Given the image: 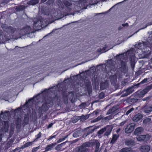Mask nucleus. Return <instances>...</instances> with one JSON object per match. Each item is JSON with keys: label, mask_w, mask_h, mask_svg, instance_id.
<instances>
[{"label": "nucleus", "mask_w": 152, "mask_h": 152, "mask_svg": "<svg viewBox=\"0 0 152 152\" xmlns=\"http://www.w3.org/2000/svg\"><path fill=\"white\" fill-rule=\"evenodd\" d=\"M117 66L116 64H114L112 60L109 61L105 66V69L108 71V74L110 75V81L112 84H115L116 82L117 78H119L120 77V74L118 73L114 74V75H111L110 73H112L114 72L115 70L116 69V67Z\"/></svg>", "instance_id": "obj_1"}, {"label": "nucleus", "mask_w": 152, "mask_h": 152, "mask_svg": "<svg viewBox=\"0 0 152 152\" xmlns=\"http://www.w3.org/2000/svg\"><path fill=\"white\" fill-rule=\"evenodd\" d=\"M52 104L53 102L52 99L50 98H49L44 101V103L42 104L41 108L40 109V110L41 111H47L48 109V107H50Z\"/></svg>", "instance_id": "obj_2"}, {"label": "nucleus", "mask_w": 152, "mask_h": 152, "mask_svg": "<svg viewBox=\"0 0 152 152\" xmlns=\"http://www.w3.org/2000/svg\"><path fill=\"white\" fill-rule=\"evenodd\" d=\"M91 144L86 142L76 149V152H86L88 151L87 147H89Z\"/></svg>", "instance_id": "obj_3"}, {"label": "nucleus", "mask_w": 152, "mask_h": 152, "mask_svg": "<svg viewBox=\"0 0 152 152\" xmlns=\"http://www.w3.org/2000/svg\"><path fill=\"white\" fill-rule=\"evenodd\" d=\"M1 125H0V131L7 132L9 128V124L8 121H2Z\"/></svg>", "instance_id": "obj_4"}, {"label": "nucleus", "mask_w": 152, "mask_h": 152, "mask_svg": "<svg viewBox=\"0 0 152 152\" xmlns=\"http://www.w3.org/2000/svg\"><path fill=\"white\" fill-rule=\"evenodd\" d=\"M33 29L28 26H25L21 30V34L23 35L29 34L30 33L33 32Z\"/></svg>", "instance_id": "obj_5"}, {"label": "nucleus", "mask_w": 152, "mask_h": 152, "mask_svg": "<svg viewBox=\"0 0 152 152\" xmlns=\"http://www.w3.org/2000/svg\"><path fill=\"white\" fill-rule=\"evenodd\" d=\"M151 138V136L149 134L141 135L137 137V140L139 141L145 142L149 140Z\"/></svg>", "instance_id": "obj_6"}, {"label": "nucleus", "mask_w": 152, "mask_h": 152, "mask_svg": "<svg viewBox=\"0 0 152 152\" xmlns=\"http://www.w3.org/2000/svg\"><path fill=\"white\" fill-rule=\"evenodd\" d=\"M87 142L91 144L90 147H92L94 145H95V152H100V150L99 148V147L100 146V143L98 142V141L97 140H95L93 142Z\"/></svg>", "instance_id": "obj_7"}, {"label": "nucleus", "mask_w": 152, "mask_h": 152, "mask_svg": "<svg viewBox=\"0 0 152 152\" xmlns=\"http://www.w3.org/2000/svg\"><path fill=\"white\" fill-rule=\"evenodd\" d=\"M134 128V125L132 124H129L125 129V132L126 133H131L133 130Z\"/></svg>", "instance_id": "obj_8"}, {"label": "nucleus", "mask_w": 152, "mask_h": 152, "mask_svg": "<svg viewBox=\"0 0 152 152\" xmlns=\"http://www.w3.org/2000/svg\"><path fill=\"white\" fill-rule=\"evenodd\" d=\"M11 38L10 35L7 32H5L4 34V35L2 36V41L3 42L8 40Z\"/></svg>", "instance_id": "obj_9"}, {"label": "nucleus", "mask_w": 152, "mask_h": 152, "mask_svg": "<svg viewBox=\"0 0 152 152\" xmlns=\"http://www.w3.org/2000/svg\"><path fill=\"white\" fill-rule=\"evenodd\" d=\"M150 149L148 145H142L140 148V150L141 152H148Z\"/></svg>", "instance_id": "obj_10"}, {"label": "nucleus", "mask_w": 152, "mask_h": 152, "mask_svg": "<svg viewBox=\"0 0 152 152\" xmlns=\"http://www.w3.org/2000/svg\"><path fill=\"white\" fill-rule=\"evenodd\" d=\"M144 112L146 113H149L152 111V107L150 105H146L143 108Z\"/></svg>", "instance_id": "obj_11"}, {"label": "nucleus", "mask_w": 152, "mask_h": 152, "mask_svg": "<svg viewBox=\"0 0 152 152\" xmlns=\"http://www.w3.org/2000/svg\"><path fill=\"white\" fill-rule=\"evenodd\" d=\"M117 108L115 107H113L111 108L109 110L107 113V115L111 114V115H114V116L115 115V111L117 110Z\"/></svg>", "instance_id": "obj_12"}, {"label": "nucleus", "mask_w": 152, "mask_h": 152, "mask_svg": "<svg viewBox=\"0 0 152 152\" xmlns=\"http://www.w3.org/2000/svg\"><path fill=\"white\" fill-rule=\"evenodd\" d=\"M87 0H81L80 1L79 6L81 7V9H86V7H85L87 6V4H86Z\"/></svg>", "instance_id": "obj_13"}, {"label": "nucleus", "mask_w": 152, "mask_h": 152, "mask_svg": "<svg viewBox=\"0 0 152 152\" xmlns=\"http://www.w3.org/2000/svg\"><path fill=\"white\" fill-rule=\"evenodd\" d=\"M146 94L144 91L143 90L142 91H137L136 94V97L137 98H140Z\"/></svg>", "instance_id": "obj_14"}, {"label": "nucleus", "mask_w": 152, "mask_h": 152, "mask_svg": "<svg viewBox=\"0 0 152 152\" xmlns=\"http://www.w3.org/2000/svg\"><path fill=\"white\" fill-rule=\"evenodd\" d=\"M142 118V115L140 113L136 115L133 118V120L134 121H138Z\"/></svg>", "instance_id": "obj_15"}, {"label": "nucleus", "mask_w": 152, "mask_h": 152, "mask_svg": "<svg viewBox=\"0 0 152 152\" xmlns=\"http://www.w3.org/2000/svg\"><path fill=\"white\" fill-rule=\"evenodd\" d=\"M143 130V129L142 127H138L135 130L134 134L135 135H138L142 132Z\"/></svg>", "instance_id": "obj_16"}, {"label": "nucleus", "mask_w": 152, "mask_h": 152, "mask_svg": "<svg viewBox=\"0 0 152 152\" xmlns=\"http://www.w3.org/2000/svg\"><path fill=\"white\" fill-rule=\"evenodd\" d=\"M56 145V143H53L52 144L48 145L45 148V151H48L51 150L52 148Z\"/></svg>", "instance_id": "obj_17"}, {"label": "nucleus", "mask_w": 152, "mask_h": 152, "mask_svg": "<svg viewBox=\"0 0 152 152\" xmlns=\"http://www.w3.org/2000/svg\"><path fill=\"white\" fill-rule=\"evenodd\" d=\"M133 91L132 88H128L126 91V93L123 94L122 96H127L131 93H132Z\"/></svg>", "instance_id": "obj_18"}, {"label": "nucleus", "mask_w": 152, "mask_h": 152, "mask_svg": "<svg viewBox=\"0 0 152 152\" xmlns=\"http://www.w3.org/2000/svg\"><path fill=\"white\" fill-rule=\"evenodd\" d=\"M125 144L127 145L132 146L134 144L133 140L130 139H127L125 141Z\"/></svg>", "instance_id": "obj_19"}, {"label": "nucleus", "mask_w": 152, "mask_h": 152, "mask_svg": "<svg viewBox=\"0 0 152 152\" xmlns=\"http://www.w3.org/2000/svg\"><path fill=\"white\" fill-rule=\"evenodd\" d=\"M120 152H135V151L130 148H125L121 149Z\"/></svg>", "instance_id": "obj_20"}, {"label": "nucleus", "mask_w": 152, "mask_h": 152, "mask_svg": "<svg viewBox=\"0 0 152 152\" xmlns=\"http://www.w3.org/2000/svg\"><path fill=\"white\" fill-rule=\"evenodd\" d=\"M82 131L80 130H77L73 134V136L74 137H77L81 135Z\"/></svg>", "instance_id": "obj_21"}, {"label": "nucleus", "mask_w": 152, "mask_h": 152, "mask_svg": "<svg viewBox=\"0 0 152 152\" xmlns=\"http://www.w3.org/2000/svg\"><path fill=\"white\" fill-rule=\"evenodd\" d=\"M39 2V1L38 0H30L27 2L28 4L30 5H34Z\"/></svg>", "instance_id": "obj_22"}, {"label": "nucleus", "mask_w": 152, "mask_h": 152, "mask_svg": "<svg viewBox=\"0 0 152 152\" xmlns=\"http://www.w3.org/2000/svg\"><path fill=\"white\" fill-rule=\"evenodd\" d=\"M108 86L107 83V82L105 83H102L101 84V88L102 90H103L104 89L107 88Z\"/></svg>", "instance_id": "obj_23"}, {"label": "nucleus", "mask_w": 152, "mask_h": 152, "mask_svg": "<svg viewBox=\"0 0 152 152\" xmlns=\"http://www.w3.org/2000/svg\"><path fill=\"white\" fill-rule=\"evenodd\" d=\"M107 47L106 45H105V46L103 47L102 49V48H99V49L97 51L98 52H100L102 53L105 52L106 51H107L109 49H108L106 51H105V50H106Z\"/></svg>", "instance_id": "obj_24"}, {"label": "nucleus", "mask_w": 152, "mask_h": 152, "mask_svg": "<svg viewBox=\"0 0 152 152\" xmlns=\"http://www.w3.org/2000/svg\"><path fill=\"white\" fill-rule=\"evenodd\" d=\"M80 86H82L83 87H84V86H87L91 84V83L90 82L88 81V82H86L85 81H82V83L80 82Z\"/></svg>", "instance_id": "obj_25"}, {"label": "nucleus", "mask_w": 152, "mask_h": 152, "mask_svg": "<svg viewBox=\"0 0 152 152\" xmlns=\"http://www.w3.org/2000/svg\"><path fill=\"white\" fill-rule=\"evenodd\" d=\"M118 137V136L117 135V134H114L112 137V139L111 141V142L112 143H114L117 140Z\"/></svg>", "instance_id": "obj_26"}, {"label": "nucleus", "mask_w": 152, "mask_h": 152, "mask_svg": "<svg viewBox=\"0 0 152 152\" xmlns=\"http://www.w3.org/2000/svg\"><path fill=\"white\" fill-rule=\"evenodd\" d=\"M151 120L150 118H147L144 120L143 122L144 124H148L150 123Z\"/></svg>", "instance_id": "obj_27"}, {"label": "nucleus", "mask_w": 152, "mask_h": 152, "mask_svg": "<svg viewBox=\"0 0 152 152\" xmlns=\"http://www.w3.org/2000/svg\"><path fill=\"white\" fill-rule=\"evenodd\" d=\"M24 8V6L21 5L15 8V10L17 11H20L23 10Z\"/></svg>", "instance_id": "obj_28"}, {"label": "nucleus", "mask_w": 152, "mask_h": 152, "mask_svg": "<svg viewBox=\"0 0 152 152\" xmlns=\"http://www.w3.org/2000/svg\"><path fill=\"white\" fill-rule=\"evenodd\" d=\"M152 88V85H150L147 87L145 89L143 90L146 94L147 92L149 91Z\"/></svg>", "instance_id": "obj_29"}, {"label": "nucleus", "mask_w": 152, "mask_h": 152, "mask_svg": "<svg viewBox=\"0 0 152 152\" xmlns=\"http://www.w3.org/2000/svg\"><path fill=\"white\" fill-rule=\"evenodd\" d=\"M110 115L104 118V119L105 120H108L113 118L114 115Z\"/></svg>", "instance_id": "obj_30"}, {"label": "nucleus", "mask_w": 152, "mask_h": 152, "mask_svg": "<svg viewBox=\"0 0 152 152\" xmlns=\"http://www.w3.org/2000/svg\"><path fill=\"white\" fill-rule=\"evenodd\" d=\"M102 118V116L101 115H100L97 118H95L94 120L92 121L91 122L92 123H94L97 122L100 120Z\"/></svg>", "instance_id": "obj_31"}, {"label": "nucleus", "mask_w": 152, "mask_h": 152, "mask_svg": "<svg viewBox=\"0 0 152 152\" xmlns=\"http://www.w3.org/2000/svg\"><path fill=\"white\" fill-rule=\"evenodd\" d=\"M80 119H81V121H83L85 120L88 118V115H82L80 117Z\"/></svg>", "instance_id": "obj_32"}, {"label": "nucleus", "mask_w": 152, "mask_h": 152, "mask_svg": "<svg viewBox=\"0 0 152 152\" xmlns=\"http://www.w3.org/2000/svg\"><path fill=\"white\" fill-rule=\"evenodd\" d=\"M121 69H123L126 68V63L122 61H121Z\"/></svg>", "instance_id": "obj_33"}, {"label": "nucleus", "mask_w": 152, "mask_h": 152, "mask_svg": "<svg viewBox=\"0 0 152 152\" xmlns=\"http://www.w3.org/2000/svg\"><path fill=\"white\" fill-rule=\"evenodd\" d=\"M65 142L61 144H59L55 148V149L57 151H59L61 149V145L64 144Z\"/></svg>", "instance_id": "obj_34"}, {"label": "nucleus", "mask_w": 152, "mask_h": 152, "mask_svg": "<svg viewBox=\"0 0 152 152\" xmlns=\"http://www.w3.org/2000/svg\"><path fill=\"white\" fill-rule=\"evenodd\" d=\"M106 130V129L105 128H102L98 132V134H103Z\"/></svg>", "instance_id": "obj_35"}, {"label": "nucleus", "mask_w": 152, "mask_h": 152, "mask_svg": "<svg viewBox=\"0 0 152 152\" xmlns=\"http://www.w3.org/2000/svg\"><path fill=\"white\" fill-rule=\"evenodd\" d=\"M104 97V93L102 92L100 93L99 95V97L100 99H102Z\"/></svg>", "instance_id": "obj_36"}, {"label": "nucleus", "mask_w": 152, "mask_h": 152, "mask_svg": "<svg viewBox=\"0 0 152 152\" xmlns=\"http://www.w3.org/2000/svg\"><path fill=\"white\" fill-rule=\"evenodd\" d=\"M67 137V136H65L64 137H63L62 138L60 139L57 141V143H59L63 141V140H65V139Z\"/></svg>", "instance_id": "obj_37"}, {"label": "nucleus", "mask_w": 152, "mask_h": 152, "mask_svg": "<svg viewBox=\"0 0 152 152\" xmlns=\"http://www.w3.org/2000/svg\"><path fill=\"white\" fill-rule=\"evenodd\" d=\"M6 31H8L10 33H12L13 31H12V27H9L7 29Z\"/></svg>", "instance_id": "obj_38"}, {"label": "nucleus", "mask_w": 152, "mask_h": 152, "mask_svg": "<svg viewBox=\"0 0 152 152\" xmlns=\"http://www.w3.org/2000/svg\"><path fill=\"white\" fill-rule=\"evenodd\" d=\"M134 108H132L130 110H129L126 113V115H128L132 111L134 110Z\"/></svg>", "instance_id": "obj_39"}, {"label": "nucleus", "mask_w": 152, "mask_h": 152, "mask_svg": "<svg viewBox=\"0 0 152 152\" xmlns=\"http://www.w3.org/2000/svg\"><path fill=\"white\" fill-rule=\"evenodd\" d=\"M148 79L145 78L143 80H142L140 83V84H143L145 83H146L148 81Z\"/></svg>", "instance_id": "obj_40"}, {"label": "nucleus", "mask_w": 152, "mask_h": 152, "mask_svg": "<svg viewBox=\"0 0 152 152\" xmlns=\"http://www.w3.org/2000/svg\"><path fill=\"white\" fill-rule=\"evenodd\" d=\"M54 0H49L47 2V4L50 5L52 3H53L54 2Z\"/></svg>", "instance_id": "obj_41"}, {"label": "nucleus", "mask_w": 152, "mask_h": 152, "mask_svg": "<svg viewBox=\"0 0 152 152\" xmlns=\"http://www.w3.org/2000/svg\"><path fill=\"white\" fill-rule=\"evenodd\" d=\"M9 112V111H5L4 112L3 111H1V114H0V116L2 115H4V113H8Z\"/></svg>", "instance_id": "obj_42"}, {"label": "nucleus", "mask_w": 152, "mask_h": 152, "mask_svg": "<svg viewBox=\"0 0 152 152\" xmlns=\"http://www.w3.org/2000/svg\"><path fill=\"white\" fill-rule=\"evenodd\" d=\"M39 147H37V148H34L32 150V152H36V151H37V150L38 149H39Z\"/></svg>", "instance_id": "obj_43"}, {"label": "nucleus", "mask_w": 152, "mask_h": 152, "mask_svg": "<svg viewBox=\"0 0 152 152\" xmlns=\"http://www.w3.org/2000/svg\"><path fill=\"white\" fill-rule=\"evenodd\" d=\"M100 110H98L97 111H94L93 112L94 113H95V115H97L98 114V113H99Z\"/></svg>", "instance_id": "obj_44"}, {"label": "nucleus", "mask_w": 152, "mask_h": 152, "mask_svg": "<svg viewBox=\"0 0 152 152\" xmlns=\"http://www.w3.org/2000/svg\"><path fill=\"white\" fill-rule=\"evenodd\" d=\"M55 136H56L55 135L50 136L49 137V138L48 139V140H51V139H52V138L55 137Z\"/></svg>", "instance_id": "obj_45"}, {"label": "nucleus", "mask_w": 152, "mask_h": 152, "mask_svg": "<svg viewBox=\"0 0 152 152\" xmlns=\"http://www.w3.org/2000/svg\"><path fill=\"white\" fill-rule=\"evenodd\" d=\"M41 134L40 132H39L38 134L37 135V139L41 137Z\"/></svg>", "instance_id": "obj_46"}, {"label": "nucleus", "mask_w": 152, "mask_h": 152, "mask_svg": "<svg viewBox=\"0 0 152 152\" xmlns=\"http://www.w3.org/2000/svg\"><path fill=\"white\" fill-rule=\"evenodd\" d=\"M150 99L149 97H147L144 98L142 100L143 101H146Z\"/></svg>", "instance_id": "obj_47"}, {"label": "nucleus", "mask_w": 152, "mask_h": 152, "mask_svg": "<svg viewBox=\"0 0 152 152\" xmlns=\"http://www.w3.org/2000/svg\"><path fill=\"white\" fill-rule=\"evenodd\" d=\"M110 132H107L105 133V135L106 136H108L110 134Z\"/></svg>", "instance_id": "obj_48"}, {"label": "nucleus", "mask_w": 152, "mask_h": 152, "mask_svg": "<svg viewBox=\"0 0 152 152\" xmlns=\"http://www.w3.org/2000/svg\"><path fill=\"white\" fill-rule=\"evenodd\" d=\"M53 124L52 123L50 124L48 126V128H49L51 127L52 126Z\"/></svg>", "instance_id": "obj_49"}, {"label": "nucleus", "mask_w": 152, "mask_h": 152, "mask_svg": "<svg viewBox=\"0 0 152 152\" xmlns=\"http://www.w3.org/2000/svg\"><path fill=\"white\" fill-rule=\"evenodd\" d=\"M123 26H128V24L127 23H126L125 24H123L122 25Z\"/></svg>", "instance_id": "obj_50"}, {"label": "nucleus", "mask_w": 152, "mask_h": 152, "mask_svg": "<svg viewBox=\"0 0 152 152\" xmlns=\"http://www.w3.org/2000/svg\"><path fill=\"white\" fill-rule=\"evenodd\" d=\"M31 142H29L27 143L26 144V145L27 146H28L29 145H31Z\"/></svg>", "instance_id": "obj_51"}, {"label": "nucleus", "mask_w": 152, "mask_h": 152, "mask_svg": "<svg viewBox=\"0 0 152 152\" xmlns=\"http://www.w3.org/2000/svg\"><path fill=\"white\" fill-rule=\"evenodd\" d=\"M37 23H35L34 24V27H35V26H37H37H36V25L37 24ZM34 29H35L36 28H35L34 27Z\"/></svg>", "instance_id": "obj_52"}, {"label": "nucleus", "mask_w": 152, "mask_h": 152, "mask_svg": "<svg viewBox=\"0 0 152 152\" xmlns=\"http://www.w3.org/2000/svg\"><path fill=\"white\" fill-rule=\"evenodd\" d=\"M78 121V120L77 119H76V120L75 121H74L73 120L72 121V122L73 123H75L76 122Z\"/></svg>", "instance_id": "obj_53"}, {"label": "nucleus", "mask_w": 152, "mask_h": 152, "mask_svg": "<svg viewBox=\"0 0 152 152\" xmlns=\"http://www.w3.org/2000/svg\"><path fill=\"white\" fill-rule=\"evenodd\" d=\"M124 124V122H122L120 124L122 126V125H123Z\"/></svg>", "instance_id": "obj_54"}, {"label": "nucleus", "mask_w": 152, "mask_h": 152, "mask_svg": "<svg viewBox=\"0 0 152 152\" xmlns=\"http://www.w3.org/2000/svg\"><path fill=\"white\" fill-rule=\"evenodd\" d=\"M103 13H97V14H96L95 15H99V14H103Z\"/></svg>", "instance_id": "obj_55"}, {"label": "nucleus", "mask_w": 152, "mask_h": 152, "mask_svg": "<svg viewBox=\"0 0 152 152\" xmlns=\"http://www.w3.org/2000/svg\"><path fill=\"white\" fill-rule=\"evenodd\" d=\"M47 0H41V1L42 2H45Z\"/></svg>", "instance_id": "obj_56"}, {"label": "nucleus", "mask_w": 152, "mask_h": 152, "mask_svg": "<svg viewBox=\"0 0 152 152\" xmlns=\"http://www.w3.org/2000/svg\"><path fill=\"white\" fill-rule=\"evenodd\" d=\"M120 129H118L117 130V132H119L120 131Z\"/></svg>", "instance_id": "obj_57"}, {"label": "nucleus", "mask_w": 152, "mask_h": 152, "mask_svg": "<svg viewBox=\"0 0 152 152\" xmlns=\"http://www.w3.org/2000/svg\"><path fill=\"white\" fill-rule=\"evenodd\" d=\"M34 98H32L31 99H30L28 100L29 102H30L32 100H33Z\"/></svg>", "instance_id": "obj_58"}, {"label": "nucleus", "mask_w": 152, "mask_h": 152, "mask_svg": "<svg viewBox=\"0 0 152 152\" xmlns=\"http://www.w3.org/2000/svg\"><path fill=\"white\" fill-rule=\"evenodd\" d=\"M97 3H94V4H90V5H94V4H96Z\"/></svg>", "instance_id": "obj_59"}, {"label": "nucleus", "mask_w": 152, "mask_h": 152, "mask_svg": "<svg viewBox=\"0 0 152 152\" xmlns=\"http://www.w3.org/2000/svg\"><path fill=\"white\" fill-rule=\"evenodd\" d=\"M147 26H146L145 27V28H146ZM143 28H141V29H143Z\"/></svg>", "instance_id": "obj_60"}, {"label": "nucleus", "mask_w": 152, "mask_h": 152, "mask_svg": "<svg viewBox=\"0 0 152 152\" xmlns=\"http://www.w3.org/2000/svg\"><path fill=\"white\" fill-rule=\"evenodd\" d=\"M65 152H67V151H65Z\"/></svg>", "instance_id": "obj_61"}]
</instances>
